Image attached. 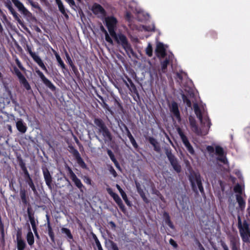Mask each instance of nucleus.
<instances>
[{
	"mask_svg": "<svg viewBox=\"0 0 250 250\" xmlns=\"http://www.w3.org/2000/svg\"><path fill=\"white\" fill-rule=\"evenodd\" d=\"M169 244L172 246L174 248H177L178 247V245L177 243L172 238H170L169 240Z\"/></svg>",
	"mask_w": 250,
	"mask_h": 250,
	"instance_id": "62",
	"label": "nucleus"
},
{
	"mask_svg": "<svg viewBox=\"0 0 250 250\" xmlns=\"http://www.w3.org/2000/svg\"><path fill=\"white\" fill-rule=\"evenodd\" d=\"M105 39L107 42H109L111 44H113V41L111 39V38L110 37V36H109L108 33L107 34H105Z\"/></svg>",
	"mask_w": 250,
	"mask_h": 250,
	"instance_id": "61",
	"label": "nucleus"
},
{
	"mask_svg": "<svg viewBox=\"0 0 250 250\" xmlns=\"http://www.w3.org/2000/svg\"><path fill=\"white\" fill-rule=\"evenodd\" d=\"M91 236L92 237V238L94 239V240L95 242L96 246L97 247L98 250H104L102 245L100 243V241L99 240L98 237H97L96 235L93 232H91Z\"/></svg>",
	"mask_w": 250,
	"mask_h": 250,
	"instance_id": "38",
	"label": "nucleus"
},
{
	"mask_svg": "<svg viewBox=\"0 0 250 250\" xmlns=\"http://www.w3.org/2000/svg\"><path fill=\"white\" fill-rule=\"evenodd\" d=\"M108 227L113 230H116V225L114 222L112 221L108 222Z\"/></svg>",
	"mask_w": 250,
	"mask_h": 250,
	"instance_id": "53",
	"label": "nucleus"
},
{
	"mask_svg": "<svg viewBox=\"0 0 250 250\" xmlns=\"http://www.w3.org/2000/svg\"><path fill=\"white\" fill-rule=\"evenodd\" d=\"M92 11L94 14H104L105 13L104 8L99 4H95L93 6Z\"/></svg>",
	"mask_w": 250,
	"mask_h": 250,
	"instance_id": "36",
	"label": "nucleus"
},
{
	"mask_svg": "<svg viewBox=\"0 0 250 250\" xmlns=\"http://www.w3.org/2000/svg\"><path fill=\"white\" fill-rule=\"evenodd\" d=\"M69 5V6L73 8L74 7H76L75 1L74 0H64Z\"/></svg>",
	"mask_w": 250,
	"mask_h": 250,
	"instance_id": "59",
	"label": "nucleus"
},
{
	"mask_svg": "<svg viewBox=\"0 0 250 250\" xmlns=\"http://www.w3.org/2000/svg\"><path fill=\"white\" fill-rule=\"evenodd\" d=\"M115 40L118 44L122 45L126 53L133 54V50L131 45L125 35L122 33L118 34L117 37Z\"/></svg>",
	"mask_w": 250,
	"mask_h": 250,
	"instance_id": "4",
	"label": "nucleus"
},
{
	"mask_svg": "<svg viewBox=\"0 0 250 250\" xmlns=\"http://www.w3.org/2000/svg\"><path fill=\"white\" fill-rule=\"evenodd\" d=\"M27 212L28 214L29 219L34 217V212H33L32 208H31V206L30 205V204L28 205V207L27 209Z\"/></svg>",
	"mask_w": 250,
	"mask_h": 250,
	"instance_id": "51",
	"label": "nucleus"
},
{
	"mask_svg": "<svg viewBox=\"0 0 250 250\" xmlns=\"http://www.w3.org/2000/svg\"><path fill=\"white\" fill-rule=\"evenodd\" d=\"M42 169L46 185L50 189H52L53 181L52 176L47 167H43Z\"/></svg>",
	"mask_w": 250,
	"mask_h": 250,
	"instance_id": "15",
	"label": "nucleus"
},
{
	"mask_svg": "<svg viewBox=\"0 0 250 250\" xmlns=\"http://www.w3.org/2000/svg\"><path fill=\"white\" fill-rule=\"evenodd\" d=\"M165 153L174 170L178 173L181 172V166L178 163L177 159L172 154L171 149L166 148Z\"/></svg>",
	"mask_w": 250,
	"mask_h": 250,
	"instance_id": "5",
	"label": "nucleus"
},
{
	"mask_svg": "<svg viewBox=\"0 0 250 250\" xmlns=\"http://www.w3.org/2000/svg\"><path fill=\"white\" fill-rule=\"evenodd\" d=\"M24 181L25 182L26 184H27L29 187L31 188L32 191H33L34 193L35 194H37V190L36 188L35 185L33 182V179L31 178V176H29L26 177L24 178Z\"/></svg>",
	"mask_w": 250,
	"mask_h": 250,
	"instance_id": "28",
	"label": "nucleus"
},
{
	"mask_svg": "<svg viewBox=\"0 0 250 250\" xmlns=\"http://www.w3.org/2000/svg\"><path fill=\"white\" fill-rule=\"evenodd\" d=\"M140 197L142 198L143 201L146 203L148 204L150 202V200L146 197L145 193H142L139 194Z\"/></svg>",
	"mask_w": 250,
	"mask_h": 250,
	"instance_id": "52",
	"label": "nucleus"
},
{
	"mask_svg": "<svg viewBox=\"0 0 250 250\" xmlns=\"http://www.w3.org/2000/svg\"><path fill=\"white\" fill-rule=\"evenodd\" d=\"M170 111L178 121H181V118L180 113L179 110L178 104L176 102L174 101L171 103V106L170 107Z\"/></svg>",
	"mask_w": 250,
	"mask_h": 250,
	"instance_id": "20",
	"label": "nucleus"
},
{
	"mask_svg": "<svg viewBox=\"0 0 250 250\" xmlns=\"http://www.w3.org/2000/svg\"><path fill=\"white\" fill-rule=\"evenodd\" d=\"M233 190L235 193H238L237 195H241L242 192H243V189H242L241 186L240 184H236L234 186Z\"/></svg>",
	"mask_w": 250,
	"mask_h": 250,
	"instance_id": "43",
	"label": "nucleus"
},
{
	"mask_svg": "<svg viewBox=\"0 0 250 250\" xmlns=\"http://www.w3.org/2000/svg\"><path fill=\"white\" fill-rule=\"evenodd\" d=\"M29 3L34 8H36L39 10H41V8L38 2H34L32 0H27Z\"/></svg>",
	"mask_w": 250,
	"mask_h": 250,
	"instance_id": "48",
	"label": "nucleus"
},
{
	"mask_svg": "<svg viewBox=\"0 0 250 250\" xmlns=\"http://www.w3.org/2000/svg\"><path fill=\"white\" fill-rule=\"evenodd\" d=\"M163 218L166 225H167L170 228L172 229H175V227L171 221L170 217L168 212L166 211L164 212Z\"/></svg>",
	"mask_w": 250,
	"mask_h": 250,
	"instance_id": "29",
	"label": "nucleus"
},
{
	"mask_svg": "<svg viewBox=\"0 0 250 250\" xmlns=\"http://www.w3.org/2000/svg\"><path fill=\"white\" fill-rule=\"evenodd\" d=\"M47 218V228L48 230V234L50 238V239L52 242H55V234L52 228L51 227L50 222L49 220V217L48 215H46Z\"/></svg>",
	"mask_w": 250,
	"mask_h": 250,
	"instance_id": "26",
	"label": "nucleus"
},
{
	"mask_svg": "<svg viewBox=\"0 0 250 250\" xmlns=\"http://www.w3.org/2000/svg\"><path fill=\"white\" fill-rule=\"evenodd\" d=\"M16 127L18 131L21 133H24L27 128L25 123L21 119L16 122Z\"/></svg>",
	"mask_w": 250,
	"mask_h": 250,
	"instance_id": "27",
	"label": "nucleus"
},
{
	"mask_svg": "<svg viewBox=\"0 0 250 250\" xmlns=\"http://www.w3.org/2000/svg\"><path fill=\"white\" fill-rule=\"evenodd\" d=\"M236 201L239 205L240 209L243 211L246 207V202L241 195H236Z\"/></svg>",
	"mask_w": 250,
	"mask_h": 250,
	"instance_id": "32",
	"label": "nucleus"
},
{
	"mask_svg": "<svg viewBox=\"0 0 250 250\" xmlns=\"http://www.w3.org/2000/svg\"><path fill=\"white\" fill-rule=\"evenodd\" d=\"M14 19L17 21H18V22L20 24H22V21L21 20V18H20V15L18 14V13L16 12V11H15L13 13H12L11 14Z\"/></svg>",
	"mask_w": 250,
	"mask_h": 250,
	"instance_id": "45",
	"label": "nucleus"
},
{
	"mask_svg": "<svg viewBox=\"0 0 250 250\" xmlns=\"http://www.w3.org/2000/svg\"><path fill=\"white\" fill-rule=\"evenodd\" d=\"M107 153L108 155L110 157L111 160L114 164L116 167L119 170H121V167H120V165L119 162H118V161L116 160L113 152L110 149H107Z\"/></svg>",
	"mask_w": 250,
	"mask_h": 250,
	"instance_id": "30",
	"label": "nucleus"
},
{
	"mask_svg": "<svg viewBox=\"0 0 250 250\" xmlns=\"http://www.w3.org/2000/svg\"><path fill=\"white\" fill-rule=\"evenodd\" d=\"M25 50L29 53L33 60L39 65V66L46 72H48L46 67L44 65L43 61L41 58L37 55L35 53L32 52L31 47L28 44H26Z\"/></svg>",
	"mask_w": 250,
	"mask_h": 250,
	"instance_id": "11",
	"label": "nucleus"
},
{
	"mask_svg": "<svg viewBox=\"0 0 250 250\" xmlns=\"http://www.w3.org/2000/svg\"><path fill=\"white\" fill-rule=\"evenodd\" d=\"M94 123L98 128L97 133L102 134L105 140L111 141L112 135L103 120L99 118L94 119Z\"/></svg>",
	"mask_w": 250,
	"mask_h": 250,
	"instance_id": "2",
	"label": "nucleus"
},
{
	"mask_svg": "<svg viewBox=\"0 0 250 250\" xmlns=\"http://www.w3.org/2000/svg\"><path fill=\"white\" fill-rule=\"evenodd\" d=\"M36 73L39 76V77L41 78L42 82L43 84L48 88L51 91L54 92L56 90V86L54 85V84L49 80L43 74V73L39 69H37L36 70Z\"/></svg>",
	"mask_w": 250,
	"mask_h": 250,
	"instance_id": "13",
	"label": "nucleus"
},
{
	"mask_svg": "<svg viewBox=\"0 0 250 250\" xmlns=\"http://www.w3.org/2000/svg\"><path fill=\"white\" fill-rule=\"evenodd\" d=\"M105 25L107 28L116 27L118 21L113 16H108L105 18Z\"/></svg>",
	"mask_w": 250,
	"mask_h": 250,
	"instance_id": "22",
	"label": "nucleus"
},
{
	"mask_svg": "<svg viewBox=\"0 0 250 250\" xmlns=\"http://www.w3.org/2000/svg\"><path fill=\"white\" fill-rule=\"evenodd\" d=\"M188 180L190 182L192 190L196 194H199L198 190L202 196L205 195V193L203 186L201 177L199 173L192 172L188 176Z\"/></svg>",
	"mask_w": 250,
	"mask_h": 250,
	"instance_id": "1",
	"label": "nucleus"
},
{
	"mask_svg": "<svg viewBox=\"0 0 250 250\" xmlns=\"http://www.w3.org/2000/svg\"><path fill=\"white\" fill-rule=\"evenodd\" d=\"M56 4L58 6V8L61 13L65 17H68L64 6L61 0H55Z\"/></svg>",
	"mask_w": 250,
	"mask_h": 250,
	"instance_id": "34",
	"label": "nucleus"
},
{
	"mask_svg": "<svg viewBox=\"0 0 250 250\" xmlns=\"http://www.w3.org/2000/svg\"><path fill=\"white\" fill-rule=\"evenodd\" d=\"M155 52L158 57L164 58L166 56V49L163 43L159 42L157 43Z\"/></svg>",
	"mask_w": 250,
	"mask_h": 250,
	"instance_id": "23",
	"label": "nucleus"
},
{
	"mask_svg": "<svg viewBox=\"0 0 250 250\" xmlns=\"http://www.w3.org/2000/svg\"><path fill=\"white\" fill-rule=\"evenodd\" d=\"M31 223V225L32 226V228L33 230L37 229L36 225V222L35 220L34 217L29 218V219Z\"/></svg>",
	"mask_w": 250,
	"mask_h": 250,
	"instance_id": "57",
	"label": "nucleus"
},
{
	"mask_svg": "<svg viewBox=\"0 0 250 250\" xmlns=\"http://www.w3.org/2000/svg\"><path fill=\"white\" fill-rule=\"evenodd\" d=\"M55 57L56 58V60L58 63V66H59L62 70V72L65 74V71L67 72H69L68 69L66 67L65 64L64 62L61 59L60 55L57 52H55L54 53Z\"/></svg>",
	"mask_w": 250,
	"mask_h": 250,
	"instance_id": "25",
	"label": "nucleus"
},
{
	"mask_svg": "<svg viewBox=\"0 0 250 250\" xmlns=\"http://www.w3.org/2000/svg\"><path fill=\"white\" fill-rule=\"evenodd\" d=\"M146 140L153 146V149L157 153H160L161 151V146L158 141L153 137H148Z\"/></svg>",
	"mask_w": 250,
	"mask_h": 250,
	"instance_id": "21",
	"label": "nucleus"
},
{
	"mask_svg": "<svg viewBox=\"0 0 250 250\" xmlns=\"http://www.w3.org/2000/svg\"><path fill=\"white\" fill-rule=\"evenodd\" d=\"M129 140H130V141L131 143L132 144L133 146L134 147V148L137 149L138 148L139 146H138L137 143H136L134 137L131 138Z\"/></svg>",
	"mask_w": 250,
	"mask_h": 250,
	"instance_id": "58",
	"label": "nucleus"
},
{
	"mask_svg": "<svg viewBox=\"0 0 250 250\" xmlns=\"http://www.w3.org/2000/svg\"><path fill=\"white\" fill-rule=\"evenodd\" d=\"M83 182L88 185H92V180L87 175H83L82 177Z\"/></svg>",
	"mask_w": 250,
	"mask_h": 250,
	"instance_id": "47",
	"label": "nucleus"
},
{
	"mask_svg": "<svg viewBox=\"0 0 250 250\" xmlns=\"http://www.w3.org/2000/svg\"><path fill=\"white\" fill-rule=\"evenodd\" d=\"M16 242L17 250H24L26 247L25 241L22 238V234L21 230H18L16 234Z\"/></svg>",
	"mask_w": 250,
	"mask_h": 250,
	"instance_id": "19",
	"label": "nucleus"
},
{
	"mask_svg": "<svg viewBox=\"0 0 250 250\" xmlns=\"http://www.w3.org/2000/svg\"><path fill=\"white\" fill-rule=\"evenodd\" d=\"M238 228L242 240L245 242H248L250 238L249 225L246 220L242 224L240 216L238 217Z\"/></svg>",
	"mask_w": 250,
	"mask_h": 250,
	"instance_id": "3",
	"label": "nucleus"
},
{
	"mask_svg": "<svg viewBox=\"0 0 250 250\" xmlns=\"http://www.w3.org/2000/svg\"><path fill=\"white\" fill-rule=\"evenodd\" d=\"M19 165L23 173V178L30 176V174L27 169L25 163L21 156L17 157Z\"/></svg>",
	"mask_w": 250,
	"mask_h": 250,
	"instance_id": "24",
	"label": "nucleus"
},
{
	"mask_svg": "<svg viewBox=\"0 0 250 250\" xmlns=\"http://www.w3.org/2000/svg\"><path fill=\"white\" fill-rule=\"evenodd\" d=\"M135 183L137 188V191L139 194H141L142 193H144V191L141 187V184L137 181H135Z\"/></svg>",
	"mask_w": 250,
	"mask_h": 250,
	"instance_id": "50",
	"label": "nucleus"
},
{
	"mask_svg": "<svg viewBox=\"0 0 250 250\" xmlns=\"http://www.w3.org/2000/svg\"><path fill=\"white\" fill-rule=\"evenodd\" d=\"M13 73L17 76L18 77L20 84L27 91H31V87L29 83L28 82L24 77V76L21 73L19 69L16 67H13Z\"/></svg>",
	"mask_w": 250,
	"mask_h": 250,
	"instance_id": "8",
	"label": "nucleus"
},
{
	"mask_svg": "<svg viewBox=\"0 0 250 250\" xmlns=\"http://www.w3.org/2000/svg\"><path fill=\"white\" fill-rule=\"evenodd\" d=\"M109 171H110V173L114 176V177H116L118 175L116 171H115V170L114 169V168L112 167V166H110L109 169Z\"/></svg>",
	"mask_w": 250,
	"mask_h": 250,
	"instance_id": "60",
	"label": "nucleus"
},
{
	"mask_svg": "<svg viewBox=\"0 0 250 250\" xmlns=\"http://www.w3.org/2000/svg\"><path fill=\"white\" fill-rule=\"evenodd\" d=\"M177 132L179 134V135L180 137V138L184 145L186 147L188 151V152L193 155L195 153V151L191 146V145L190 144L188 139L187 136L184 134V132L182 130V129L180 127H178L177 128Z\"/></svg>",
	"mask_w": 250,
	"mask_h": 250,
	"instance_id": "10",
	"label": "nucleus"
},
{
	"mask_svg": "<svg viewBox=\"0 0 250 250\" xmlns=\"http://www.w3.org/2000/svg\"><path fill=\"white\" fill-rule=\"evenodd\" d=\"M125 78L126 79L128 83L127 82V81L123 79V82L125 84V85L129 89V90L133 93L134 94H135L138 99L140 98L139 94L138 92V91L137 89V87L136 85L134 84V83H133L132 80L128 77L127 75L125 76Z\"/></svg>",
	"mask_w": 250,
	"mask_h": 250,
	"instance_id": "16",
	"label": "nucleus"
},
{
	"mask_svg": "<svg viewBox=\"0 0 250 250\" xmlns=\"http://www.w3.org/2000/svg\"><path fill=\"white\" fill-rule=\"evenodd\" d=\"M215 153L219 156H223L224 153L223 148L219 146H217L215 147Z\"/></svg>",
	"mask_w": 250,
	"mask_h": 250,
	"instance_id": "42",
	"label": "nucleus"
},
{
	"mask_svg": "<svg viewBox=\"0 0 250 250\" xmlns=\"http://www.w3.org/2000/svg\"><path fill=\"white\" fill-rule=\"evenodd\" d=\"M207 150L209 153H213L214 152V148L211 146H207Z\"/></svg>",
	"mask_w": 250,
	"mask_h": 250,
	"instance_id": "64",
	"label": "nucleus"
},
{
	"mask_svg": "<svg viewBox=\"0 0 250 250\" xmlns=\"http://www.w3.org/2000/svg\"><path fill=\"white\" fill-rule=\"evenodd\" d=\"M108 29V30L110 33V35L113 37L114 38V39H115L116 38V37H117V35L118 34H116V32H115V29H116V27H114V28H107Z\"/></svg>",
	"mask_w": 250,
	"mask_h": 250,
	"instance_id": "49",
	"label": "nucleus"
},
{
	"mask_svg": "<svg viewBox=\"0 0 250 250\" xmlns=\"http://www.w3.org/2000/svg\"><path fill=\"white\" fill-rule=\"evenodd\" d=\"M70 67L71 68L72 71L76 76L80 75L78 68L75 64L72 65Z\"/></svg>",
	"mask_w": 250,
	"mask_h": 250,
	"instance_id": "54",
	"label": "nucleus"
},
{
	"mask_svg": "<svg viewBox=\"0 0 250 250\" xmlns=\"http://www.w3.org/2000/svg\"><path fill=\"white\" fill-rule=\"evenodd\" d=\"M15 62L17 64V65H18V66L19 67V68L21 70H25V68L24 67H23V66H22L21 63V62L19 60L18 58H16L15 59Z\"/></svg>",
	"mask_w": 250,
	"mask_h": 250,
	"instance_id": "56",
	"label": "nucleus"
},
{
	"mask_svg": "<svg viewBox=\"0 0 250 250\" xmlns=\"http://www.w3.org/2000/svg\"><path fill=\"white\" fill-rule=\"evenodd\" d=\"M61 230L62 233L66 235V237L68 241L70 242L71 240H73V235L71 234L69 229L66 228H62Z\"/></svg>",
	"mask_w": 250,
	"mask_h": 250,
	"instance_id": "35",
	"label": "nucleus"
},
{
	"mask_svg": "<svg viewBox=\"0 0 250 250\" xmlns=\"http://www.w3.org/2000/svg\"><path fill=\"white\" fill-rule=\"evenodd\" d=\"M207 37L210 39L215 40L217 38V34L214 31H210L207 34Z\"/></svg>",
	"mask_w": 250,
	"mask_h": 250,
	"instance_id": "41",
	"label": "nucleus"
},
{
	"mask_svg": "<svg viewBox=\"0 0 250 250\" xmlns=\"http://www.w3.org/2000/svg\"><path fill=\"white\" fill-rule=\"evenodd\" d=\"M169 63V60L166 58L164 61L161 62V72L165 74L167 71V66Z\"/></svg>",
	"mask_w": 250,
	"mask_h": 250,
	"instance_id": "37",
	"label": "nucleus"
},
{
	"mask_svg": "<svg viewBox=\"0 0 250 250\" xmlns=\"http://www.w3.org/2000/svg\"><path fill=\"white\" fill-rule=\"evenodd\" d=\"M188 120L192 131L197 135H203V134L202 131L201 129L198 127L195 118L193 117L190 116L188 117Z\"/></svg>",
	"mask_w": 250,
	"mask_h": 250,
	"instance_id": "17",
	"label": "nucleus"
},
{
	"mask_svg": "<svg viewBox=\"0 0 250 250\" xmlns=\"http://www.w3.org/2000/svg\"><path fill=\"white\" fill-rule=\"evenodd\" d=\"M65 56L66 59V62L69 64L70 66L74 64L72 60L66 51H65Z\"/></svg>",
	"mask_w": 250,
	"mask_h": 250,
	"instance_id": "46",
	"label": "nucleus"
},
{
	"mask_svg": "<svg viewBox=\"0 0 250 250\" xmlns=\"http://www.w3.org/2000/svg\"><path fill=\"white\" fill-rule=\"evenodd\" d=\"M113 100L114 102V104L115 106H117L121 110L124 109L123 106L122 104L120 99L118 97H113Z\"/></svg>",
	"mask_w": 250,
	"mask_h": 250,
	"instance_id": "40",
	"label": "nucleus"
},
{
	"mask_svg": "<svg viewBox=\"0 0 250 250\" xmlns=\"http://www.w3.org/2000/svg\"><path fill=\"white\" fill-rule=\"evenodd\" d=\"M19 10L25 17L29 18L33 17L32 14L29 11L19 0H11Z\"/></svg>",
	"mask_w": 250,
	"mask_h": 250,
	"instance_id": "14",
	"label": "nucleus"
},
{
	"mask_svg": "<svg viewBox=\"0 0 250 250\" xmlns=\"http://www.w3.org/2000/svg\"><path fill=\"white\" fill-rule=\"evenodd\" d=\"M66 168L68 172V174L72 181L73 182L74 185L80 190L81 192H83L84 190L85 189V188L82 183L81 180L77 177L70 167L67 166L66 167Z\"/></svg>",
	"mask_w": 250,
	"mask_h": 250,
	"instance_id": "7",
	"label": "nucleus"
},
{
	"mask_svg": "<svg viewBox=\"0 0 250 250\" xmlns=\"http://www.w3.org/2000/svg\"><path fill=\"white\" fill-rule=\"evenodd\" d=\"M193 108L195 114L197 117L199 119L201 123L203 122V115L201 109H200L197 104H194L193 105Z\"/></svg>",
	"mask_w": 250,
	"mask_h": 250,
	"instance_id": "33",
	"label": "nucleus"
},
{
	"mask_svg": "<svg viewBox=\"0 0 250 250\" xmlns=\"http://www.w3.org/2000/svg\"><path fill=\"white\" fill-rule=\"evenodd\" d=\"M69 152L73 155L76 160L77 164L83 169H87L88 168L86 164L81 156L80 154L77 149H76L72 145H69Z\"/></svg>",
	"mask_w": 250,
	"mask_h": 250,
	"instance_id": "9",
	"label": "nucleus"
},
{
	"mask_svg": "<svg viewBox=\"0 0 250 250\" xmlns=\"http://www.w3.org/2000/svg\"><path fill=\"white\" fill-rule=\"evenodd\" d=\"M4 5L7 8H11L13 6L12 2L10 0H6L4 2Z\"/></svg>",
	"mask_w": 250,
	"mask_h": 250,
	"instance_id": "63",
	"label": "nucleus"
},
{
	"mask_svg": "<svg viewBox=\"0 0 250 250\" xmlns=\"http://www.w3.org/2000/svg\"><path fill=\"white\" fill-rule=\"evenodd\" d=\"M106 191L113 198V200L118 205L120 209L123 212H125L126 211L125 207L119 196L117 193L114 192L112 190V189L110 188H106Z\"/></svg>",
	"mask_w": 250,
	"mask_h": 250,
	"instance_id": "12",
	"label": "nucleus"
},
{
	"mask_svg": "<svg viewBox=\"0 0 250 250\" xmlns=\"http://www.w3.org/2000/svg\"><path fill=\"white\" fill-rule=\"evenodd\" d=\"M19 194L22 205L24 206L29 205V198L27 189L21 187L20 188Z\"/></svg>",
	"mask_w": 250,
	"mask_h": 250,
	"instance_id": "18",
	"label": "nucleus"
},
{
	"mask_svg": "<svg viewBox=\"0 0 250 250\" xmlns=\"http://www.w3.org/2000/svg\"><path fill=\"white\" fill-rule=\"evenodd\" d=\"M181 97H182L183 102L185 104H186L187 107H191V103L190 100L188 98V97L184 94H182Z\"/></svg>",
	"mask_w": 250,
	"mask_h": 250,
	"instance_id": "39",
	"label": "nucleus"
},
{
	"mask_svg": "<svg viewBox=\"0 0 250 250\" xmlns=\"http://www.w3.org/2000/svg\"><path fill=\"white\" fill-rule=\"evenodd\" d=\"M146 54L148 56V57H151L152 56V53H153V49H152V45H151L150 43H149L147 46V47L146 48Z\"/></svg>",
	"mask_w": 250,
	"mask_h": 250,
	"instance_id": "44",
	"label": "nucleus"
},
{
	"mask_svg": "<svg viewBox=\"0 0 250 250\" xmlns=\"http://www.w3.org/2000/svg\"><path fill=\"white\" fill-rule=\"evenodd\" d=\"M229 247L231 250H241L238 237L231 236L229 238ZM221 245L224 250H229L228 245L223 241H221Z\"/></svg>",
	"mask_w": 250,
	"mask_h": 250,
	"instance_id": "6",
	"label": "nucleus"
},
{
	"mask_svg": "<svg viewBox=\"0 0 250 250\" xmlns=\"http://www.w3.org/2000/svg\"><path fill=\"white\" fill-rule=\"evenodd\" d=\"M217 160L224 164H226L227 163H228V160L226 157L225 156H224V155L223 156H219L217 158Z\"/></svg>",
	"mask_w": 250,
	"mask_h": 250,
	"instance_id": "55",
	"label": "nucleus"
},
{
	"mask_svg": "<svg viewBox=\"0 0 250 250\" xmlns=\"http://www.w3.org/2000/svg\"><path fill=\"white\" fill-rule=\"evenodd\" d=\"M26 240L28 244L31 247H32L34 244L35 239L32 232L31 231L30 229L29 228V230L27 233L26 235Z\"/></svg>",
	"mask_w": 250,
	"mask_h": 250,
	"instance_id": "31",
	"label": "nucleus"
}]
</instances>
